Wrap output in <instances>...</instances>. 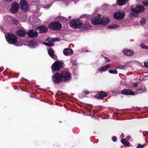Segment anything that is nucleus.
<instances>
[{"label": "nucleus", "instance_id": "obj_1", "mask_svg": "<svg viewBox=\"0 0 148 148\" xmlns=\"http://www.w3.org/2000/svg\"><path fill=\"white\" fill-rule=\"evenodd\" d=\"M69 25L72 28H79L84 30H88L91 28V25L88 22H86L83 24L77 19L71 20L70 22Z\"/></svg>", "mask_w": 148, "mask_h": 148}, {"label": "nucleus", "instance_id": "obj_2", "mask_svg": "<svg viewBox=\"0 0 148 148\" xmlns=\"http://www.w3.org/2000/svg\"><path fill=\"white\" fill-rule=\"evenodd\" d=\"M54 82L58 83L62 81H67L71 79V74L69 72H63L61 73H56L52 77Z\"/></svg>", "mask_w": 148, "mask_h": 148}, {"label": "nucleus", "instance_id": "obj_3", "mask_svg": "<svg viewBox=\"0 0 148 148\" xmlns=\"http://www.w3.org/2000/svg\"><path fill=\"white\" fill-rule=\"evenodd\" d=\"M7 41L10 44L14 45L16 46H20L23 45L18 42L17 38L15 35L12 34H8L5 35Z\"/></svg>", "mask_w": 148, "mask_h": 148}, {"label": "nucleus", "instance_id": "obj_4", "mask_svg": "<svg viewBox=\"0 0 148 148\" xmlns=\"http://www.w3.org/2000/svg\"><path fill=\"white\" fill-rule=\"evenodd\" d=\"M49 28L55 31L58 30L62 28L61 24L58 22H52L49 24Z\"/></svg>", "mask_w": 148, "mask_h": 148}, {"label": "nucleus", "instance_id": "obj_5", "mask_svg": "<svg viewBox=\"0 0 148 148\" xmlns=\"http://www.w3.org/2000/svg\"><path fill=\"white\" fill-rule=\"evenodd\" d=\"M101 17V15L100 14H97L96 16L91 19V21L92 24L95 25H100Z\"/></svg>", "mask_w": 148, "mask_h": 148}, {"label": "nucleus", "instance_id": "obj_6", "mask_svg": "<svg viewBox=\"0 0 148 148\" xmlns=\"http://www.w3.org/2000/svg\"><path fill=\"white\" fill-rule=\"evenodd\" d=\"M62 66V63L60 62H55L51 66L52 72L58 71L60 70Z\"/></svg>", "mask_w": 148, "mask_h": 148}, {"label": "nucleus", "instance_id": "obj_7", "mask_svg": "<svg viewBox=\"0 0 148 148\" xmlns=\"http://www.w3.org/2000/svg\"><path fill=\"white\" fill-rule=\"evenodd\" d=\"M125 16V13L124 12H118L114 14L113 17L116 20H121L124 18Z\"/></svg>", "mask_w": 148, "mask_h": 148}, {"label": "nucleus", "instance_id": "obj_8", "mask_svg": "<svg viewBox=\"0 0 148 148\" xmlns=\"http://www.w3.org/2000/svg\"><path fill=\"white\" fill-rule=\"evenodd\" d=\"M110 21V19L107 16H105L103 18L101 17L100 25H104L108 24Z\"/></svg>", "mask_w": 148, "mask_h": 148}, {"label": "nucleus", "instance_id": "obj_9", "mask_svg": "<svg viewBox=\"0 0 148 148\" xmlns=\"http://www.w3.org/2000/svg\"><path fill=\"white\" fill-rule=\"evenodd\" d=\"M20 5L21 6L20 8L21 9H27L29 7L27 2L25 0H21Z\"/></svg>", "mask_w": 148, "mask_h": 148}, {"label": "nucleus", "instance_id": "obj_10", "mask_svg": "<svg viewBox=\"0 0 148 148\" xmlns=\"http://www.w3.org/2000/svg\"><path fill=\"white\" fill-rule=\"evenodd\" d=\"M143 11L144 10H132L130 15L132 17H136L138 16L139 13Z\"/></svg>", "mask_w": 148, "mask_h": 148}, {"label": "nucleus", "instance_id": "obj_11", "mask_svg": "<svg viewBox=\"0 0 148 148\" xmlns=\"http://www.w3.org/2000/svg\"><path fill=\"white\" fill-rule=\"evenodd\" d=\"M48 30V28L45 26H41L37 27L36 31L39 33H43L46 32Z\"/></svg>", "mask_w": 148, "mask_h": 148}, {"label": "nucleus", "instance_id": "obj_12", "mask_svg": "<svg viewBox=\"0 0 148 148\" xmlns=\"http://www.w3.org/2000/svg\"><path fill=\"white\" fill-rule=\"evenodd\" d=\"M27 35L29 37L33 38L37 37L38 34L36 31L31 30L28 32Z\"/></svg>", "mask_w": 148, "mask_h": 148}, {"label": "nucleus", "instance_id": "obj_13", "mask_svg": "<svg viewBox=\"0 0 148 148\" xmlns=\"http://www.w3.org/2000/svg\"><path fill=\"white\" fill-rule=\"evenodd\" d=\"M17 35L19 36H24L27 33L23 30L21 29H18L16 32Z\"/></svg>", "mask_w": 148, "mask_h": 148}, {"label": "nucleus", "instance_id": "obj_14", "mask_svg": "<svg viewBox=\"0 0 148 148\" xmlns=\"http://www.w3.org/2000/svg\"><path fill=\"white\" fill-rule=\"evenodd\" d=\"M122 51L124 54L127 56L133 55L134 54V51L130 49H123Z\"/></svg>", "mask_w": 148, "mask_h": 148}, {"label": "nucleus", "instance_id": "obj_15", "mask_svg": "<svg viewBox=\"0 0 148 148\" xmlns=\"http://www.w3.org/2000/svg\"><path fill=\"white\" fill-rule=\"evenodd\" d=\"M121 93L123 94L126 95H133L135 94H133L131 91L129 89H124L121 91Z\"/></svg>", "mask_w": 148, "mask_h": 148}, {"label": "nucleus", "instance_id": "obj_16", "mask_svg": "<svg viewBox=\"0 0 148 148\" xmlns=\"http://www.w3.org/2000/svg\"><path fill=\"white\" fill-rule=\"evenodd\" d=\"M63 53L64 55H68L72 54L73 53V51L71 49L66 48L64 49Z\"/></svg>", "mask_w": 148, "mask_h": 148}, {"label": "nucleus", "instance_id": "obj_17", "mask_svg": "<svg viewBox=\"0 0 148 148\" xmlns=\"http://www.w3.org/2000/svg\"><path fill=\"white\" fill-rule=\"evenodd\" d=\"M107 94L103 92H101L99 93L98 98L99 99H103L104 97H107Z\"/></svg>", "mask_w": 148, "mask_h": 148}, {"label": "nucleus", "instance_id": "obj_18", "mask_svg": "<svg viewBox=\"0 0 148 148\" xmlns=\"http://www.w3.org/2000/svg\"><path fill=\"white\" fill-rule=\"evenodd\" d=\"M48 53L49 55L52 58H56V56L54 53V51L52 49H49L48 51Z\"/></svg>", "mask_w": 148, "mask_h": 148}, {"label": "nucleus", "instance_id": "obj_19", "mask_svg": "<svg viewBox=\"0 0 148 148\" xmlns=\"http://www.w3.org/2000/svg\"><path fill=\"white\" fill-rule=\"evenodd\" d=\"M10 9H19L18 4L16 2H13L12 4Z\"/></svg>", "mask_w": 148, "mask_h": 148}, {"label": "nucleus", "instance_id": "obj_20", "mask_svg": "<svg viewBox=\"0 0 148 148\" xmlns=\"http://www.w3.org/2000/svg\"><path fill=\"white\" fill-rule=\"evenodd\" d=\"M110 67V64H108L107 65L103 67L98 69V71L99 72H103L104 71L106 70L109 68Z\"/></svg>", "mask_w": 148, "mask_h": 148}, {"label": "nucleus", "instance_id": "obj_21", "mask_svg": "<svg viewBox=\"0 0 148 148\" xmlns=\"http://www.w3.org/2000/svg\"><path fill=\"white\" fill-rule=\"evenodd\" d=\"M129 0H118L117 3L119 5H122L127 2Z\"/></svg>", "mask_w": 148, "mask_h": 148}, {"label": "nucleus", "instance_id": "obj_22", "mask_svg": "<svg viewBox=\"0 0 148 148\" xmlns=\"http://www.w3.org/2000/svg\"><path fill=\"white\" fill-rule=\"evenodd\" d=\"M14 18V17H13L8 16L6 17L5 19L7 23L12 24Z\"/></svg>", "mask_w": 148, "mask_h": 148}, {"label": "nucleus", "instance_id": "obj_23", "mask_svg": "<svg viewBox=\"0 0 148 148\" xmlns=\"http://www.w3.org/2000/svg\"><path fill=\"white\" fill-rule=\"evenodd\" d=\"M47 40L49 42L51 43L54 41L56 40L59 41L60 39L58 38H52L49 37L47 38Z\"/></svg>", "mask_w": 148, "mask_h": 148}, {"label": "nucleus", "instance_id": "obj_24", "mask_svg": "<svg viewBox=\"0 0 148 148\" xmlns=\"http://www.w3.org/2000/svg\"><path fill=\"white\" fill-rule=\"evenodd\" d=\"M144 6L142 5H138L135 8H132L131 9H145Z\"/></svg>", "mask_w": 148, "mask_h": 148}, {"label": "nucleus", "instance_id": "obj_25", "mask_svg": "<svg viewBox=\"0 0 148 148\" xmlns=\"http://www.w3.org/2000/svg\"><path fill=\"white\" fill-rule=\"evenodd\" d=\"M102 8L103 9H110L111 8V6L107 4H103L102 5Z\"/></svg>", "mask_w": 148, "mask_h": 148}, {"label": "nucleus", "instance_id": "obj_26", "mask_svg": "<svg viewBox=\"0 0 148 148\" xmlns=\"http://www.w3.org/2000/svg\"><path fill=\"white\" fill-rule=\"evenodd\" d=\"M121 142L124 145L126 146H128L130 145V143L124 139H122L121 140Z\"/></svg>", "mask_w": 148, "mask_h": 148}, {"label": "nucleus", "instance_id": "obj_27", "mask_svg": "<svg viewBox=\"0 0 148 148\" xmlns=\"http://www.w3.org/2000/svg\"><path fill=\"white\" fill-rule=\"evenodd\" d=\"M119 27L118 25H114L112 26H109L108 27L110 29H116Z\"/></svg>", "mask_w": 148, "mask_h": 148}, {"label": "nucleus", "instance_id": "obj_28", "mask_svg": "<svg viewBox=\"0 0 148 148\" xmlns=\"http://www.w3.org/2000/svg\"><path fill=\"white\" fill-rule=\"evenodd\" d=\"M109 72L113 74H116L118 73L116 69L110 70L109 71Z\"/></svg>", "mask_w": 148, "mask_h": 148}, {"label": "nucleus", "instance_id": "obj_29", "mask_svg": "<svg viewBox=\"0 0 148 148\" xmlns=\"http://www.w3.org/2000/svg\"><path fill=\"white\" fill-rule=\"evenodd\" d=\"M146 89V88L145 87H142L140 88H139L138 90H137V91H140L141 92L140 93H142L145 91Z\"/></svg>", "mask_w": 148, "mask_h": 148}, {"label": "nucleus", "instance_id": "obj_30", "mask_svg": "<svg viewBox=\"0 0 148 148\" xmlns=\"http://www.w3.org/2000/svg\"><path fill=\"white\" fill-rule=\"evenodd\" d=\"M18 22L17 20L14 18L12 24L17 25L18 24Z\"/></svg>", "mask_w": 148, "mask_h": 148}, {"label": "nucleus", "instance_id": "obj_31", "mask_svg": "<svg viewBox=\"0 0 148 148\" xmlns=\"http://www.w3.org/2000/svg\"><path fill=\"white\" fill-rule=\"evenodd\" d=\"M43 44L47 46H52L54 45V44L52 43H45L44 42Z\"/></svg>", "mask_w": 148, "mask_h": 148}, {"label": "nucleus", "instance_id": "obj_32", "mask_svg": "<svg viewBox=\"0 0 148 148\" xmlns=\"http://www.w3.org/2000/svg\"><path fill=\"white\" fill-rule=\"evenodd\" d=\"M147 144L141 145V144H139L136 148H143L144 147L145 145H147Z\"/></svg>", "mask_w": 148, "mask_h": 148}, {"label": "nucleus", "instance_id": "obj_33", "mask_svg": "<svg viewBox=\"0 0 148 148\" xmlns=\"http://www.w3.org/2000/svg\"><path fill=\"white\" fill-rule=\"evenodd\" d=\"M140 23L142 25H144L145 23V20L144 18H142L140 21Z\"/></svg>", "mask_w": 148, "mask_h": 148}, {"label": "nucleus", "instance_id": "obj_34", "mask_svg": "<svg viewBox=\"0 0 148 148\" xmlns=\"http://www.w3.org/2000/svg\"><path fill=\"white\" fill-rule=\"evenodd\" d=\"M140 47L144 49H146V46L145 44L142 43L140 44Z\"/></svg>", "mask_w": 148, "mask_h": 148}, {"label": "nucleus", "instance_id": "obj_35", "mask_svg": "<svg viewBox=\"0 0 148 148\" xmlns=\"http://www.w3.org/2000/svg\"><path fill=\"white\" fill-rule=\"evenodd\" d=\"M10 12L12 13H16L18 12V10H10Z\"/></svg>", "mask_w": 148, "mask_h": 148}, {"label": "nucleus", "instance_id": "obj_36", "mask_svg": "<svg viewBox=\"0 0 148 148\" xmlns=\"http://www.w3.org/2000/svg\"><path fill=\"white\" fill-rule=\"evenodd\" d=\"M143 4L146 6H148V1L143 2Z\"/></svg>", "mask_w": 148, "mask_h": 148}, {"label": "nucleus", "instance_id": "obj_37", "mask_svg": "<svg viewBox=\"0 0 148 148\" xmlns=\"http://www.w3.org/2000/svg\"><path fill=\"white\" fill-rule=\"evenodd\" d=\"M145 66L148 68V61L144 62Z\"/></svg>", "mask_w": 148, "mask_h": 148}, {"label": "nucleus", "instance_id": "obj_38", "mask_svg": "<svg viewBox=\"0 0 148 148\" xmlns=\"http://www.w3.org/2000/svg\"><path fill=\"white\" fill-rule=\"evenodd\" d=\"M112 140L113 141L115 142L117 140V138L115 136H114L112 138Z\"/></svg>", "mask_w": 148, "mask_h": 148}, {"label": "nucleus", "instance_id": "obj_39", "mask_svg": "<svg viewBox=\"0 0 148 148\" xmlns=\"http://www.w3.org/2000/svg\"><path fill=\"white\" fill-rule=\"evenodd\" d=\"M124 67H125V66H123L121 65V66H117V68L119 69H124V68H123Z\"/></svg>", "mask_w": 148, "mask_h": 148}, {"label": "nucleus", "instance_id": "obj_40", "mask_svg": "<svg viewBox=\"0 0 148 148\" xmlns=\"http://www.w3.org/2000/svg\"><path fill=\"white\" fill-rule=\"evenodd\" d=\"M83 92L85 95H87L89 93V92L87 90L84 91Z\"/></svg>", "mask_w": 148, "mask_h": 148}, {"label": "nucleus", "instance_id": "obj_41", "mask_svg": "<svg viewBox=\"0 0 148 148\" xmlns=\"http://www.w3.org/2000/svg\"><path fill=\"white\" fill-rule=\"evenodd\" d=\"M138 82L135 83L133 84V85L134 86L137 87L138 86Z\"/></svg>", "mask_w": 148, "mask_h": 148}, {"label": "nucleus", "instance_id": "obj_42", "mask_svg": "<svg viewBox=\"0 0 148 148\" xmlns=\"http://www.w3.org/2000/svg\"><path fill=\"white\" fill-rule=\"evenodd\" d=\"M29 47H34V45H30V44H31L32 43V42H29Z\"/></svg>", "mask_w": 148, "mask_h": 148}, {"label": "nucleus", "instance_id": "obj_43", "mask_svg": "<svg viewBox=\"0 0 148 148\" xmlns=\"http://www.w3.org/2000/svg\"><path fill=\"white\" fill-rule=\"evenodd\" d=\"M73 64L74 65L76 66L77 65V63L75 61H74L73 63Z\"/></svg>", "mask_w": 148, "mask_h": 148}, {"label": "nucleus", "instance_id": "obj_44", "mask_svg": "<svg viewBox=\"0 0 148 148\" xmlns=\"http://www.w3.org/2000/svg\"><path fill=\"white\" fill-rule=\"evenodd\" d=\"M8 3H10L13 0H5Z\"/></svg>", "mask_w": 148, "mask_h": 148}, {"label": "nucleus", "instance_id": "obj_45", "mask_svg": "<svg viewBox=\"0 0 148 148\" xmlns=\"http://www.w3.org/2000/svg\"><path fill=\"white\" fill-rule=\"evenodd\" d=\"M124 135L123 134H121L120 137L121 138H123L124 137Z\"/></svg>", "mask_w": 148, "mask_h": 148}, {"label": "nucleus", "instance_id": "obj_46", "mask_svg": "<svg viewBox=\"0 0 148 148\" xmlns=\"http://www.w3.org/2000/svg\"><path fill=\"white\" fill-rule=\"evenodd\" d=\"M106 58V59L107 60V61L108 62H109V61H110L109 59L108 58Z\"/></svg>", "mask_w": 148, "mask_h": 148}, {"label": "nucleus", "instance_id": "obj_47", "mask_svg": "<svg viewBox=\"0 0 148 148\" xmlns=\"http://www.w3.org/2000/svg\"><path fill=\"white\" fill-rule=\"evenodd\" d=\"M49 5H46L45 6V8H48V7H49Z\"/></svg>", "mask_w": 148, "mask_h": 148}, {"label": "nucleus", "instance_id": "obj_48", "mask_svg": "<svg viewBox=\"0 0 148 148\" xmlns=\"http://www.w3.org/2000/svg\"><path fill=\"white\" fill-rule=\"evenodd\" d=\"M131 137L130 136H128L127 137V140H129L130 138Z\"/></svg>", "mask_w": 148, "mask_h": 148}, {"label": "nucleus", "instance_id": "obj_49", "mask_svg": "<svg viewBox=\"0 0 148 148\" xmlns=\"http://www.w3.org/2000/svg\"><path fill=\"white\" fill-rule=\"evenodd\" d=\"M62 18L64 19V20H65L66 19V18L64 17H62Z\"/></svg>", "mask_w": 148, "mask_h": 148}, {"label": "nucleus", "instance_id": "obj_50", "mask_svg": "<svg viewBox=\"0 0 148 148\" xmlns=\"http://www.w3.org/2000/svg\"><path fill=\"white\" fill-rule=\"evenodd\" d=\"M146 49L148 50V46H146Z\"/></svg>", "mask_w": 148, "mask_h": 148}, {"label": "nucleus", "instance_id": "obj_51", "mask_svg": "<svg viewBox=\"0 0 148 148\" xmlns=\"http://www.w3.org/2000/svg\"><path fill=\"white\" fill-rule=\"evenodd\" d=\"M71 18V16H69V18Z\"/></svg>", "mask_w": 148, "mask_h": 148}, {"label": "nucleus", "instance_id": "obj_52", "mask_svg": "<svg viewBox=\"0 0 148 148\" xmlns=\"http://www.w3.org/2000/svg\"><path fill=\"white\" fill-rule=\"evenodd\" d=\"M26 10H25V11H24V12H26Z\"/></svg>", "mask_w": 148, "mask_h": 148}]
</instances>
